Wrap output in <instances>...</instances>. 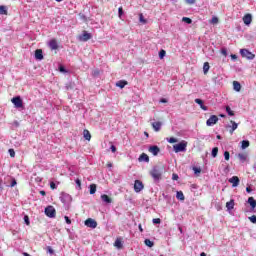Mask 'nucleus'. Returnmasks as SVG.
<instances>
[{
	"label": "nucleus",
	"instance_id": "nucleus-1",
	"mask_svg": "<svg viewBox=\"0 0 256 256\" xmlns=\"http://www.w3.org/2000/svg\"><path fill=\"white\" fill-rule=\"evenodd\" d=\"M150 175L153 178L154 181H159L161 179L163 172L161 171V168L159 166H155L151 171Z\"/></svg>",
	"mask_w": 256,
	"mask_h": 256
},
{
	"label": "nucleus",
	"instance_id": "nucleus-2",
	"mask_svg": "<svg viewBox=\"0 0 256 256\" xmlns=\"http://www.w3.org/2000/svg\"><path fill=\"white\" fill-rule=\"evenodd\" d=\"M173 149L176 153L187 151V141L182 140L180 143L173 145Z\"/></svg>",
	"mask_w": 256,
	"mask_h": 256
},
{
	"label": "nucleus",
	"instance_id": "nucleus-3",
	"mask_svg": "<svg viewBox=\"0 0 256 256\" xmlns=\"http://www.w3.org/2000/svg\"><path fill=\"white\" fill-rule=\"evenodd\" d=\"M240 54L242 57H244L245 59H248L249 61H253V59H255V54H253V52L247 49H241Z\"/></svg>",
	"mask_w": 256,
	"mask_h": 256
},
{
	"label": "nucleus",
	"instance_id": "nucleus-4",
	"mask_svg": "<svg viewBox=\"0 0 256 256\" xmlns=\"http://www.w3.org/2000/svg\"><path fill=\"white\" fill-rule=\"evenodd\" d=\"M45 215H46L47 217H50V219L55 218L56 215H57V211L55 210V207H53V206H47V207L45 208Z\"/></svg>",
	"mask_w": 256,
	"mask_h": 256
},
{
	"label": "nucleus",
	"instance_id": "nucleus-5",
	"mask_svg": "<svg viewBox=\"0 0 256 256\" xmlns=\"http://www.w3.org/2000/svg\"><path fill=\"white\" fill-rule=\"evenodd\" d=\"M48 47L51 51H55V55H57V50L59 49V42L57 39L53 38L48 42Z\"/></svg>",
	"mask_w": 256,
	"mask_h": 256
},
{
	"label": "nucleus",
	"instance_id": "nucleus-6",
	"mask_svg": "<svg viewBox=\"0 0 256 256\" xmlns=\"http://www.w3.org/2000/svg\"><path fill=\"white\" fill-rule=\"evenodd\" d=\"M11 102L13 103V105H15L17 109H21V107H23V100L21 99V96H16L12 98Z\"/></svg>",
	"mask_w": 256,
	"mask_h": 256
},
{
	"label": "nucleus",
	"instance_id": "nucleus-7",
	"mask_svg": "<svg viewBox=\"0 0 256 256\" xmlns=\"http://www.w3.org/2000/svg\"><path fill=\"white\" fill-rule=\"evenodd\" d=\"M84 225H86V227H90V229H97V221L92 218L86 219Z\"/></svg>",
	"mask_w": 256,
	"mask_h": 256
},
{
	"label": "nucleus",
	"instance_id": "nucleus-8",
	"mask_svg": "<svg viewBox=\"0 0 256 256\" xmlns=\"http://www.w3.org/2000/svg\"><path fill=\"white\" fill-rule=\"evenodd\" d=\"M143 188H144L143 182H141V180H135L134 182L135 193H141V191H143Z\"/></svg>",
	"mask_w": 256,
	"mask_h": 256
},
{
	"label": "nucleus",
	"instance_id": "nucleus-9",
	"mask_svg": "<svg viewBox=\"0 0 256 256\" xmlns=\"http://www.w3.org/2000/svg\"><path fill=\"white\" fill-rule=\"evenodd\" d=\"M231 125L226 126V129H228L230 135H233L235 133L236 129L239 127V124H237L235 121H230Z\"/></svg>",
	"mask_w": 256,
	"mask_h": 256
},
{
	"label": "nucleus",
	"instance_id": "nucleus-10",
	"mask_svg": "<svg viewBox=\"0 0 256 256\" xmlns=\"http://www.w3.org/2000/svg\"><path fill=\"white\" fill-rule=\"evenodd\" d=\"M217 121H219V117H217L216 115H212L206 121V125H207V127H212V125H216Z\"/></svg>",
	"mask_w": 256,
	"mask_h": 256
},
{
	"label": "nucleus",
	"instance_id": "nucleus-11",
	"mask_svg": "<svg viewBox=\"0 0 256 256\" xmlns=\"http://www.w3.org/2000/svg\"><path fill=\"white\" fill-rule=\"evenodd\" d=\"M228 181H229V183L232 184V187H239L240 180H239L238 176H233Z\"/></svg>",
	"mask_w": 256,
	"mask_h": 256
},
{
	"label": "nucleus",
	"instance_id": "nucleus-12",
	"mask_svg": "<svg viewBox=\"0 0 256 256\" xmlns=\"http://www.w3.org/2000/svg\"><path fill=\"white\" fill-rule=\"evenodd\" d=\"M242 19L245 25H251L253 21V16L251 14H246Z\"/></svg>",
	"mask_w": 256,
	"mask_h": 256
},
{
	"label": "nucleus",
	"instance_id": "nucleus-13",
	"mask_svg": "<svg viewBox=\"0 0 256 256\" xmlns=\"http://www.w3.org/2000/svg\"><path fill=\"white\" fill-rule=\"evenodd\" d=\"M160 151H161V149L159 148V146H150L149 147V152L152 153V155H154V156L159 155Z\"/></svg>",
	"mask_w": 256,
	"mask_h": 256
},
{
	"label": "nucleus",
	"instance_id": "nucleus-14",
	"mask_svg": "<svg viewBox=\"0 0 256 256\" xmlns=\"http://www.w3.org/2000/svg\"><path fill=\"white\" fill-rule=\"evenodd\" d=\"M114 247H116V249H123V240L121 239V237L116 238L114 242Z\"/></svg>",
	"mask_w": 256,
	"mask_h": 256
},
{
	"label": "nucleus",
	"instance_id": "nucleus-15",
	"mask_svg": "<svg viewBox=\"0 0 256 256\" xmlns=\"http://www.w3.org/2000/svg\"><path fill=\"white\" fill-rule=\"evenodd\" d=\"M91 34L90 33H88L87 31H84L83 33H82V35L80 36V41H89V39H91Z\"/></svg>",
	"mask_w": 256,
	"mask_h": 256
},
{
	"label": "nucleus",
	"instance_id": "nucleus-16",
	"mask_svg": "<svg viewBox=\"0 0 256 256\" xmlns=\"http://www.w3.org/2000/svg\"><path fill=\"white\" fill-rule=\"evenodd\" d=\"M35 59L38 61H43V50L42 49H37L35 51Z\"/></svg>",
	"mask_w": 256,
	"mask_h": 256
},
{
	"label": "nucleus",
	"instance_id": "nucleus-17",
	"mask_svg": "<svg viewBox=\"0 0 256 256\" xmlns=\"http://www.w3.org/2000/svg\"><path fill=\"white\" fill-rule=\"evenodd\" d=\"M163 126V123L162 122H153L152 123V127H153V129H154V131H156V132H159V131H161V127Z\"/></svg>",
	"mask_w": 256,
	"mask_h": 256
},
{
	"label": "nucleus",
	"instance_id": "nucleus-18",
	"mask_svg": "<svg viewBox=\"0 0 256 256\" xmlns=\"http://www.w3.org/2000/svg\"><path fill=\"white\" fill-rule=\"evenodd\" d=\"M126 85H129V82H127V80H120L116 82V87H119L120 89H124Z\"/></svg>",
	"mask_w": 256,
	"mask_h": 256
},
{
	"label": "nucleus",
	"instance_id": "nucleus-19",
	"mask_svg": "<svg viewBox=\"0 0 256 256\" xmlns=\"http://www.w3.org/2000/svg\"><path fill=\"white\" fill-rule=\"evenodd\" d=\"M194 101L195 103H197V105H200V109H202L203 111H207L208 108L203 104V100L196 98Z\"/></svg>",
	"mask_w": 256,
	"mask_h": 256
},
{
	"label": "nucleus",
	"instance_id": "nucleus-20",
	"mask_svg": "<svg viewBox=\"0 0 256 256\" xmlns=\"http://www.w3.org/2000/svg\"><path fill=\"white\" fill-rule=\"evenodd\" d=\"M101 199L102 201H104V203H113V199L109 197L107 194H102Z\"/></svg>",
	"mask_w": 256,
	"mask_h": 256
},
{
	"label": "nucleus",
	"instance_id": "nucleus-21",
	"mask_svg": "<svg viewBox=\"0 0 256 256\" xmlns=\"http://www.w3.org/2000/svg\"><path fill=\"white\" fill-rule=\"evenodd\" d=\"M138 161H144L145 163H149V156L145 153H142L139 158Z\"/></svg>",
	"mask_w": 256,
	"mask_h": 256
},
{
	"label": "nucleus",
	"instance_id": "nucleus-22",
	"mask_svg": "<svg viewBox=\"0 0 256 256\" xmlns=\"http://www.w3.org/2000/svg\"><path fill=\"white\" fill-rule=\"evenodd\" d=\"M235 207V200L231 199L229 202L226 203V208L228 211L233 210Z\"/></svg>",
	"mask_w": 256,
	"mask_h": 256
},
{
	"label": "nucleus",
	"instance_id": "nucleus-23",
	"mask_svg": "<svg viewBox=\"0 0 256 256\" xmlns=\"http://www.w3.org/2000/svg\"><path fill=\"white\" fill-rule=\"evenodd\" d=\"M83 137L86 139V141H91V132L89 130L85 129L83 131Z\"/></svg>",
	"mask_w": 256,
	"mask_h": 256
},
{
	"label": "nucleus",
	"instance_id": "nucleus-24",
	"mask_svg": "<svg viewBox=\"0 0 256 256\" xmlns=\"http://www.w3.org/2000/svg\"><path fill=\"white\" fill-rule=\"evenodd\" d=\"M209 69H211V66L209 65V62H205L204 65H203L204 75H207L209 73Z\"/></svg>",
	"mask_w": 256,
	"mask_h": 256
},
{
	"label": "nucleus",
	"instance_id": "nucleus-25",
	"mask_svg": "<svg viewBox=\"0 0 256 256\" xmlns=\"http://www.w3.org/2000/svg\"><path fill=\"white\" fill-rule=\"evenodd\" d=\"M233 89H234V91H237L239 93V91H241V83H239L238 81H234Z\"/></svg>",
	"mask_w": 256,
	"mask_h": 256
},
{
	"label": "nucleus",
	"instance_id": "nucleus-26",
	"mask_svg": "<svg viewBox=\"0 0 256 256\" xmlns=\"http://www.w3.org/2000/svg\"><path fill=\"white\" fill-rule=\"evenodd\" d=\"M248 203H249L250 207H252V209H255V207H256V200H255V198L249 197L248 198Z\"/></svg>",
	"mask_w": 256,
	"mask_h": 256
},
{
	"label": "nucleus",
	"instance_id": "nucleus-27",
	"mask_svg": "<svg viewBox=\"0 0 256 256\" xmlns=\"http://www.w3.org/2000/svg\"><path fill=\"white\" fill-rule=\"evenodd\" d=\"M176 198L179 200V201H185V195L183 194V191H178L176 193Z\"/></svg>",
	"mask_w": 256,
	"mask_h": 256
},
{
	"label": "nucleus",
	"instance_id": "nucleus-28",
	"mask_svg": "<svg viewBox=\"0 0 256 256\" xmlns=\"http://www.w3.org/2000/svg\"><path fill=\"white\" fill-rule=\"evenodd\" d=\"M238 159H240L242 161V163H245V161H247V154L239 153L238 154Z\"/></svg>",
	"mask_w": 256,
	"mask_h": 256
},
{
	"label": "nucleus",
	"instance_id": "nucleus-29",
	"mask_svg": "<svg viewBox=\"0 0 256 256\" xmlns=\"http://www.w3.org/2000/svg\"><path fill=\"white\" fill-rule=\"evenodd\" d=\"M96 192H97V185L91 184L90 185V195H95Z\"/></svg>",
	"mask_w": 256,
	"mask_h": 256
},
{
	"label": "nucleus",
	"instance_id": "nucleus-30",
	"mask_svg": "<svg viewBox=\"0 0 256 256\" xmlns=\"http://www.w3.org/2000/svg\"><path fill=\"white\" fill-rule=\"evenodd\" d=\"M144 244H145L147 247H153V245H155V243H153V241H151L150 239H145V240H144Z\"/></svg>",
	"mask_w": 256,
	"mask_h": 256
},
{
	"label": "nucleus",
	"instance_id": "nucleus-31",
	"mask_svg": "<svg viewBox=\"0 0 256 256\" xmlns=\"http://www.w3.org/2000/svg\"><path fill=\"white\" fill-rule=\"evenodd\" d=\"M139 21H140V23H142L143 25L147 24V19H145V17L143 16L142 13L139 14Z\"/></svg>",
	"mask_w": 256,
	"mask_h": 256
},
{
	"label": "nucleus",
	"instance_id": "nucleus-32",
	"mask_svg": "<svg viewBox=\"0 0 256 256\" xmlns=\"http://www.w3.org/2000/svg\"><path fill=\"white\" fill-rule=\"evenodd\" d=\"M182 21L183 23H187V25H191V23H193V20H191L189 17H183Z\"/></svg>",
	"mask_w": 256,
	"mask_h": 256
},
{
	"label": "nucleus",
	"instance_id": "nucleus-33",
	"mask_svg": "<svg viewBox=\"0 0 256 256\" xmlns=\"http://www.w3.org/2000/svg\"><path fill=\"white\" fill-rule=\"evenodd\" d=\"M0 15H7V7L0 6Z\"/></svg>",
	"mask_w": 256,
	"mask_h": 256
},
{
	"label": "nucleus",
	"instance_id": "nucleus-34",
	"mask_svg": "<svg viewBox=\"0 0 256 256\" xmlns=\"http://www.w3.org/2000/svg\"><path fill=\"white\" fill-rule=\"evenodd\" d=\"M226 113H228L230 117H233V115H235V112H233V110H231V107L229 106H226Z\"/></svg>",
	"mask_w": 256,
	"mask_h": 256
},
{
	"label": "nucleus",
	"instance_id": "nucleus-35",
	"mask_svg": "<svg viewBox=\"0 0 256 256\" xmlns=\"http://www.w3.org/2000/svg\"><path fill=\"white\" fill-rule=\"evenodd\" d=\"M247 147H249V140H243L241 148L247 149Z\"/></svg>",
	"mask_w": 256,
	"mask_h": 256
},
{
	"label": "nucleus",
	"instance_id": "nucleus-36",
	"mask_svg": "<svg viewBox=\"0 0 256 256\" xmlns=\"http://www.w3.org/2000/svg\"><path fill=\"white\" fill-rule=\"evenodd\" d=\"M219 153V148L218 147H214L212 149V157H217V154Z\"/></svg>",
	"mask_w": 256,
	"mask_h": 256
},
{
	"label": "nucleus",
	"instance_id": "nucleus-37",
	"mask_svg": "<svg viewBox=\"0 0 256 256\" xmlns=\"http://www.w3.org/2000/svg\"><path fill=\"white\" fill-rule=\"evenodd\" d=\"M211 23H212V25H217V23H219V18H217V16H213Z\"/></svg>",
	"mask_w": 256,
	"mask_h": 256
},
{
	"label": "nucleus",
	"instance_id": "nucleus-38",
	"mask_svg": "<svg viewBox=\"0 0 256 256\" xmlns=\"http://www.w3.org/2000/svg\"><path fill=\"white\" fill-rule=\"evenodd\" d=\"M230 157H231V154L229 153V151H225L224 152V159H225V161H229Z\"/></svg>",
	"mask_w": 256,
	"mask_h": 256
},
{
	"label": "nucleus",
	"instance_id": "nucleus-39",
	"mask_svg": "<svg viewBox=\"0 0 256 256\" xmlns=\"http://www.w3.org/2000/svg\"><path fill=\"white\" fill-rule=\"evenodd\" d=\"M168 143H177L179 140H177V138L175 137H171L169 139H167Z\"/></svg>",
	"mask_w": 256,
	"mask_h": 256
},
{
	"label": "nucleus",
	"instance_id": "nucleus-40",
	"mask_svg": "<svg viewBox=\"0 0 256 256\" xmlns=\"http://www.w3.org/2000/svg\"><path fill=\"white\" fill-rule=\"evenodd\" d=\"M166 54H167V52H166L165 50H161V51L159 52V57H160V59H163Z\"/></svg>",
	"mask_w": 256,
	"mask_h": 256
},
{
	"label": "nucleus",
	"instance_id": "nucleus-41",
	"mask_svg": "<svg viewBox=\"0 0 256 256\" xmlns=\"http://www.w3.org/2000/svg\"><path fill=\"white\" fill-rule=\"evenodd\" d=\"M193 171L195 175H199V173H201V168L193 167Z\"/></svg>",
	"mask_w": 256,
	"mask_h": 256
},
{
	"label": "nucleus",
	"instance_id": "nucleus-42",
	"mask_svg": "<svg viewBox=\"0 0 256 256\" xmlns=\"http://www.w3.org/2000/svg\"><path fill=\"white\" fill-rule=\"evenodd\" d=\"M152 221H153L154 225H159L161 223L160 218H154Z\"/></svg>",
	"mask_w": 256,
	"mask_h": 256
},
{
	"label": "nucleus",
	"instance_id": "nucleus-43",
	"mask_svg": "<svg viewBox=\"0 0 256 256\" xmlns=\"http://www.w3.org/2000/svg\"><path fill=\"white\" fill-rule=\"evenodd\" d=\"M248 219H249V221H251V223H256V216L255 215L250 216Z\"/></svg>",
	"mask_w": 256,
	"mask_h": 256
},
{
	"label": "nucleus",
	"instance_id": "nucleus-44",
	"mask_svg": "<svg viewBox=\"0 0 256 256\" xmlns=\"http://www.w3.org/2000/svg\"><path fill=\"white\" fill-rule=\"evenodd\" d=\"M118 15H119V18L121 19V17L123 16V7H119Z\"/></svg>",
	"mask_w": 256,
	"mask_h": 256
},
{
	"label": "nucleus",
	"instance_id": "nucleus-45",
	"mask_svg": "<svg viewBox=\"0 0 256 256\" xmlns=\"http://www.w3.org/2000/svg\"><path fill=\"white\" fill-rule=\"evenodd\" d=\"M50 188H51L52 190L57 189V185L55 184V182H50Z\"/></svg>",
	"mask_w": 256,
	"mask_h": 256
},
{
	"label": "nucleus",
	"instance_id": "nucleus-46",
	"mask_svg": "<svg viewBox=\"0 0 256 256\" xmlns=\"http://www.w3.org/2000/svg\"><path fill=\"white\" fill-rule=\"evenodd\" d=\"M172 179H173V181H178L179 175H177L176 173L172 174Z\"/></svg>",
	"mask_w": 256,
	"mask_h": 256
},
{
	"label": "nucleus",
	"instance_id": "nucleus-47",
	"mask_svg": "<svg viewBox=\"0 0 256 256\" xmlns=\"http://www.w3.org/2000/svg\"><path fill=\"white\" fill-rule=\"evenodd\" d=\"M9 154H10V157H15V150L14 149H9Z\"/></svg>",
	"mask_w": 256,
	"mask_h": 256
},
{
	"label": "nucleus",
	"instance_id": "nucleus-48",
	"mask_svg": "<svg viewBox=\"0 0 256 256\" xmlns=\"http://www.w3.org/2000/svg\"><path fill=\"white\" fill-rule=\"evenodd\" d=\"M75 182H76L78 189H81V181L79 179H76Z\"/></svg>",
	"mask_w": 256,
	"mask_h": 256
},
{
	"label": "nucleus",
	"instance_id": "nucleus-49",
	"mask_svg": "<svg viewBox=\"0 0 256 256\" xmlns=\"http://www.w3.org/2000/svg\"><path fill=\"white\" fill-rule=\"evenodd\" d=\"M24 221H25L26 225H30L29 216H24Z\"/></svg>",
	"mask_w": 256,
	"mask_h": 256
},
{
	"label": "nucleus",
	"instance_id": "nucleus-50",
	"mask_svg": "<svg viewBox=\"0 0 256 256\" xmlns=\"http://www.w3.org/2000/svg\"><path fill=\"white\" fill-rule=\"evenodd\" d=\"M64 219H65L67 225H71V219H69L68 216H65Z\"/></svg>",
	"mask_w": 256,
	"mask_h": 256
},
{
	"label": "nucleus",
	"instance_id": "nucleus-51",
	"mask_svg": "<svg viewBox=\"0 0 256 256\" xmlns=\"http://www.w3.org/2000/svg\"><path fill=\"white\" fill-rule=\"evenodd\" d=\"M188 5H194L196 0H185Z\"/></svg>",
	"mask_w": 256,
	"mask_h": 256
},
{
	"label": "nucleus",
	"instance_id": "nucleus-52",
	"mask_svg": "<svg viewBox=\"0 0 256 256\" xmlns=\"http://www.w3.org/2000/svg\"><path fill=\"white\" fill-rule=\"evenodd\" d=\"M110 149H111L112 153H116L117 152V147H115V145H112L110 147Z\"/></svg>",
	"mask_w": 256,
	"mask_h": 256
},
{
	"label": "nucleus",
	"instance_id": "nucleus-53",
	"mask_svg": "<svg viewBox=\"0 0 256 256\" xmlns=\"http://www.w3.org/2000/svg\"><path fill=\"white\" fill-rule=\"evenodd\" d=\"M221 53H222V55H224V57H227V49L223 48L221 50Z\"/></svg>",
	"mask_w": 256,
	"mask_h": 256
},
{
	"label": "nucleus",
	"instance_id": "nucleus-54",
	"mask_svg": "<svg viewBox=\"0 0 256 256\" xmlns=\"http://www.w3.org/2000/svg\"><path fill=\"white\" fill-rule=\"evenodd\" d=\"M15 185H17V180L13 179L10 184V187H15Z\"/></svg>",
	"mask_w": 256,
	"mask_h": 256
},
{
	"label": "nucleus",
	"instance_id": "nucleus-55",
	"mask_svg": "<svg viewBox=\"0 0 256 256\" xmlns=\"http://www.w3.org/2000/svg\"><path fill=\"white\" fill-rule=\"evenodd\" d=\"M99 73H100L99 70H94L92 75L94 77H97V75H99Z\"/></svg>",
	"mask_w": 256,
	"mask_h": 256
},
{
	"label": "nucleus",
	"instance_id": "nucleus-56",
	"mask_svg": "<svg viewBox=\"0 0 256 256\" xmlns=\"http://www.w3.org/2000/svg\"><path fill=\"white\" fill-rule=\"evenodd\" d=\"M59 71H61V73H65V67L60 66V67H59Z\"/></svg>",
	"mask_w": 256,
	"mask_h": 256
},
{
	"label": "nucleus",
	"instance_id": "nucleus-57",
	"mask_svg": "<svg viewBox=\"0 0 256 256\" xmlns=\"http://www.w3.org/2000/svg\"><path fill=\"white\" fill-rule=\"evenodd\" d=\"M40 195H42L43 197H45V195H47V192H45V190H41V191H40Z\"/></svg>",
	"mask_w": 256,
	"mask_h": 256
},
{
	"label": "nucleus",
	"instance_id": "nucleus-58",
	"mask_svg": "<svg viewBox=\"0 0 256 256\" xmlns=\"http://www.w3.org/2000/svg\"><path fill=\"white\" fill-rule=\"evenodd\" d=\"M138 229H139L140 233H143V226L141 224L138 225Z\"/></svg>",
	"mask_w": 256,
	"mask_h": 256
},
{
	"label": "nucleus",
	"instance_id": "nucleus-59",
	"mask_svg": "<svg viewBox=\"0 0 256 256\" xmlns=\"http://www.w3.org/2000/svg\"><path fill=\"white\" fill-rule=\"evenodd\" d=\"M252 191H253V190L251 189V187H247V188H246V192H247V193H251Z\"/></svg>",
	"mask_w": 256,
	"mask_h": 256
},
{
	"label": "nucleus",
	"instance_id": "nucleus-60",
	"mask_svg": "<svg viewBox=\"0 0 256 256\" xmlns=\"http://www.w3.org/2000/svg\"><path fill=\"white\" fill-rule=\"evenodd\" d=\"M160 103H167V99L162 98V99L160 100Z\"/></svg>",
	"mask_w": 256,
	"mask_h": 256
},
{
	"label": "nucleus",
	"instance_id": "nucleus-61",
	"mask_svg": "<svg viewBox=\"0 0 256 256\" xmlns=\"http://www.w3.org/2000/svg\"><path fill=\"white\" fill-rule=\"evenodd\" d=\"M231 59H237V55L231 54Z\"/></svg>",
	"mask_w": 256,
	"mask_h": 256
},
{
	"label": "nucleus",
	"instance_id": "nucleus-62",
	"mask_svg": "<svg viewBox=\"0 0 256 256\" xmlns=\"http://www.w3.org/2000/svg\"><path fill=\"white\" fill-rule=\"evenodd\" d=\"M23 256H31V255L29 253H27V252H24Z\"/></svg>",
	"mask_w": 256,
	"mask_h": 256
},
{
	"label": "nucleus",
	"instance_id": "nucleus-63",
	"mask_svg": "<svg viewBox=\"0 0 256 256\" xmlns=\"http://www.w3.org/2000/svg\"><path fill=\"white\" fill-rule=\"evenodd\" d=\"M49 253H53V249L51 247L48 248Z\"/></svg>",
	"mask_w": 256,
	"mask_h": 256
},
{
	"label": "nucleus",
	"instance_id": "nucleus-64",
	"mask_svg": "<svg viewBox=\"0 0 256 256\" xmlns=\"http://www.w3.org/2000/svg\"><path fill=\"white\" fill-rule=\"evenodd\" d=\"M200 256H207V254L205 252H202Z\"/></svg>",
	"mask_w": 256,
	"mask_h": 256
}]
</instances>
